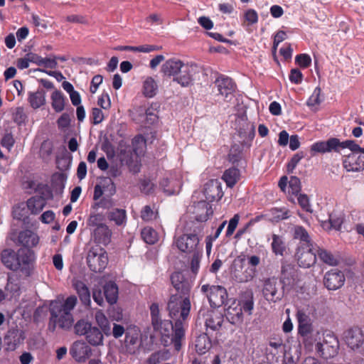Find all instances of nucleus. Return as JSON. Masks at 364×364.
<instances>
[{"label": "nucleus", "mask_w": 364, "mask_h": 364, "mask_svg": "<svg viewBox=\"0 0 364 364\" xmlns=\"http://www.w3.org/2000/svg\"><path fill=\"white\" fill-rule=\"evenodd\" d=\"M77 303V299L74 295L69 296L63 301L53 302L50 308L49 330L53 332L57 327L64 331L70 330L74 323L72 311Z\"/></svg>", "instance_id": "obj_1"}, {"label": "nucleus", "mask_w": 364, "mask_h": 364, "mask_svg": "<svg viewBox=\"0 0 364 364\" xmlns=\"http://www.w3.org/2000/svg\"><path fill=\"white\" fill-rule=\"evenodd\" d=\"M154 328L160 332L165 346L168 345L166 338H170V344L173 345L174 349L176 351L181 350L185 337L184 326L181 320L176 321L174 324L170 321H161L160 327Z\"/></svg>", "instance_id": "obj_2"}, {"label": "nucleus", "mask_w": 364, "mask_h": 364, "mask_svg": "<svg viewBox=\"0 0 364 364\" xmlns=\"http://www.w3.org/2000/svg\"><path fill=\"white\" fill-rule=\"evenodd\" d=\"M191 232H185L175 240V244L178 249L185 253H195L200 252L198 245L200 239L198 235L201 232V227L198 223L192 222V226L190 227ZM186 231H188V228Z\"/></svg>", "instance_id": "obj_3"}, {"label": "nucleus", "mask_w": 364, "mask_h": 364, "mask_svg": "<svg viewBox=\"0 0 364 364\" xmlns=\"http://www.w3.org/2000/svg\"><path fill=\"white\" fill-rule=\"evenodd\" d=\"M168 310L170 317L175 320H181L184 323L191 310V301L188 296L183 299L178 294L171 296L168 302Z\"/></svg>", "instance_id": "obj_4"}, {"label": "nucleus", "mask_w": 364, "mask_h": 364, "mask_svg": "<svg viewBox=\"0 0 364 364\" xmlns=\"http://www.w3.org/2000/svg\"><path fill=\"white\" fill-rule=\"evenodd\" d=\"M343 142H350V145L343 147L348 149L351 153L345 155L343 159V166L348 172H359L364 170V155L360 154V146L353 140H346Z\"/></svg>", "instance_id": "obj_5"}, {"label": "nucleus", "mask_w": 364, "mask_h": 364, "mask_svg": "<svg viewBox=\"0 0 364 364\" xmlns=\"http://www.w3.org/2000/svg\"><path fill=\"white\" fill-rule=\"evenodd\" d=\"M262 293L269 302L276 303L284 296V287L281 281L275 277L264 279L262 281Z\"/></svg>", "instance_id": "obj_6"}, {"label": "nucleus", "mask_w": 364, "mask_h": 364, "mask_svg": "<svg viewBox=\"0 0 364 364\" xmlns=\"http://www.w3.org/2000/svg\"><path fill=\"white\" fill-rule=\"evenodd\" d=\"M87 263L91 271L102 272L108 264V256L106 251L101 247H92L87 256Z\"/></svg>", "instance_id": "obj_7"}, {"label": "nucleus", "mask_w": 364, "mask_h": 364, "mask_svg": "<svg viewBox=\"0 0 364 364\" xmlns=\"http://www.w3.org/2000/svg\"><path fill=\"white\" fill-rule=\"evenodd\" d=\"M201 291L205 294L212 307H220L225 304L228 293L225 287L204 284L201 287Z\"/></svg>", "instance_id": "obj_8"}, {"label": "nucleus", "mask_w": 364, "mask_h": 364, "mask_svg": "<svg viewBox=\"0 0 364 364\" xmlns=\"http://www.w3.org/2000/svg\"><path fill=\"white\" fill-rule=\"evenodd\" d=\"M350 145V142L341 141L339 139L332 137L327 141H319L314 143L311 146V151L314 154H324L332 151L341 154V151L343 150V147Z\"/></svg>", "instance_id": "obj_9"}, {"label": "nucleus", "mask_w": 364, "mask_h": 364, "mask_svg": "<svg viewBox=\"0 0 364 364\" xmlns=\"http://www.w3.org/2000/svg\"><path fill=\"white\" fill-rule=\"evenodd\" d=\"M315 349L325 359L333 358L338 353V341L333 335L327 334L323 342L316 344Z\"/></svg>", "instance_id": "obj_10"}, {"label": "nucleus", "mask_w": 364, "mask_h": 364, "mask_svg": "<svg viewBox=\"0 0 364 364\" xmlns=\"http://www.w3.org/2000/svg\"><path fill=\"white\" fill-rule=\"evenodd\" d=\"M346 277L343 271L338 269H331L327 271L323 278V286L328 291H336L345 284Z\"/></svg>", "instance_id": "obj_11"}, {"label": "nucleus", "mask_w": 364, "mask_h": 364, "mask_svg": "<svg viewBox=\"0 0 364 364\" xmlns=\"http://www.w3.org/2000/svg\"><path fill=\"white\" fill-rule=\"evenodd\" d=\"M296 257L301 267L309 268L316 262V252L312 245H299L296 250Z\"/></svg>", "instance_id": "obj_12"}, {"label": "nucleus", "mask_w": 364, "mask_h": 364, "mask_svg": "<svg viewBox=\"0 0 364 364\" xmlns=\"http://www.w3.org/2000/svg\"><path fill=\"white\" fill-rule=\"evenodd\" d=\"M70 354L78 363H84L92 354L91 347L83 341H75L70 348Z\"/></svg>", "instance_id": "obj_13"}, {"label": "nucleus", "mask_w": 364, "mask_h": 364, "mask_svg": "<svg viewBox=\"0 0 364 364\" xmlns=\"http://www.w3.org/2000/svg\"><path fill=\"white\" fill-rule=\"evenodd\" d=\"M180 67V70L177 71V75H175L173 81L182 87H188L193 81L196 68L193 65L185 63L183 61Z\"/></svg>", "instance_id": "obj_14"}, {"label": "nucleus", "mask_w": 364, "mask_h": 364, "mask_svg": "<svg viewBox=\"0 0 364 364\" xmlns=\"http://www.w3.org/2000/svg\"><path fill=\"white\" fill-rule=\"evenodd\" d=\"M343 338L346 345L352 350L358 349L364 343V333L358 327L349 328L344 331Z\"/></svg>", "instance_id": "obj_15"}, {"label": "nucleus", "mask_w": 364, "mask_h": 364, "mask_svg": "<svg viewBox=\"0 0 364 364\" xmlns=\"http://www.w3.org/2000/svg\"><path fill=\"white\" fill-rule=\"evenodd\" d=\"M203 193L209 202L219 200L223 196L220 183L218 180L209 181L204 186Z\"/></svg>", "instance_id": "obj_16"}, {"label": "nucleus", "mask_w": 364, "mask_h": 364, "mask_svg": "<svg viewBox=\"0 0 364 364\" xmlns=\"http://www.w3.org/2000/svg\"><path fill=\"white\" fill-rule=\"evenodd\" d=\"M296 317L298 321V332L303 336H309L313 331L311 319L308 314L304 310L299 309L296 311Z\"/></svg>", "instance_id": "obj_17"}, {"label": "nucleus", "mask_w": 364, "mask_h": 364, "mask_svg": "<svg viewBox=\"0 0 364 364\" xmlns=\"http://www.w3.org/2000/svg\"><path fill=\"white\" fill-rule=\"evenodd\" d=\"M219 93L225 98L232 95L236 89V85L232 80L223 75H219L215 80Z\"/></svg>", "instance_id": "obj_18"}, {"label": "nucleus", "mask_w": 364, "mask_h": 364, "mask_svg": "<svg viewBox=\"0 0 364 364\" xmlns=\"http://www.w3.org/2000/svg\"><path fill=\"white\" fill-rule=\"evenodd\" d=\"M139 331L133 328L127 329L125 332L124 346L129 354H134L139 347Z\"/></svg>", "instance_id": "obj_19"}, {"label": "nucleus", "mask_w": 364, "mask_h": 364, "mask_svg": "<svg viewBox=\"0 0 364 364\" xmlns=\"http://www.w3.org/2000/svg\"><path fill=\"white\" fill-rule=\"evenodd\" d=\"M171 284L177 292L183 296H188L191 289V284L189 281L185 279L181 272H174L171 276Z\"/></svg>", "instance_id": "obj_20"}, {"label": "nucleus", "mask_w": 364, "mask_h": 364, "mask_svg": "<svg viewBox=\"0 0 364 364\" xmlns=\"http://www.w3.org/2000/svg\"><path fill=\"white\" fill-rule=\"evenodd\" d=\"M223 315L217 311H210L208 312L205 318L206 331L208 333L210 331H218L223 323Z\"/></svg>", "instance_id": "obj_21"}, {"label": "nucleus", "mask_w": 364, "mask_h": 364, "mask_svg": "<svg viewBox=\"0 0 364 364\" xmlns=\"http://www.w3.org/2000/svg\"><path fill=\"white\" fill-rule=\"evenodd\" d=\"M21 330L13 328L9 330L4 337V343L8 350H14L24 340Z\"/></svg>", "instance_id": "obj_22"}, {"label": "nucleus", "mask_w": 364, "mask_h": 364, "mask_svg": "<svg viewBox=\"0 0 364 364\" xmlns=\"http://www.w3.org/2000/svg\"><path fill=\"white\" fill-rule=\"evenodd\" d=\"M181 62L182 60L176 58H169L162 65L161 72L164 76L173 79L175 75H177V71L180 70Z\"/></svg>", "instance_id": "obj_23"}, {"label": "nucleus", "mask_w": 364, "mask_h": 364, "mask_svg": "<svg viewBox=\"0 0 364 364\" xmlns=\"http://www.w3.org/2000/svg\"><path fill=\"white\" fill-rule=\"evenodd\" d=\"M194 213L198 222H205L213 215V210L209 203L202 200L195 205Z\"/></svg>", "instance_id": "obj_24"}, {"label": "nucleus", "mask_w": 364, "mask_h": 364, "mask_svg": "<svg viewBox=\"0 0 364 364\" xmlns=\"http://www.w3.org/2000/svg\"><path fill=\"white\" fill-rule=\"evenodd\" d=\"M1 259L4 266L12 271H17L20 269L16 252L12 250H4L1 255Z\"/></svg>", "instance_id": "obj_25"}, {"label": "nucleus", "mask_w": 364, "mask_h": 364, "mask_svg": "<svg viewBox=\"0 0 364 364\" xmlns=\"http://www.w3.org/2000/svg\"><path fill=\"white\" fill-rule=\"evenodd\" d=\"M38 242V235L31 230H26L18 234V242L27 249L35 247Z\"/></svg>", "instance_id": "obj_26"}, {"label": "nucleus", "mask_w": 364, "mask_h": 364, "mask_svg": "<svg viewBox=\"0 0 364 364\" xmlns=\"http://www.w3.org/2000/svg\"><path fill=\"white\" fill-rule=\"evenodd\" d=\"M107 219L117 226H125L127 217V211L122 208H113L106 213Z\"/></svg>", "instance_id": "obj_27"}, {"label": "nucleus", "mask_w": 364, "mask_h": 364, "mask_svg": "<svg viewBox=\"0 0 364 364\" xmlns=\"http://www.w3.org/2000/svg\"><path fill=\"white\" fill-rule=\"evenodd\" d=\"M227 319L234 325L241 323L243 321V314L240 305L235 301L227 309Z\"/></svg>", "instance_id": "obj_28"}, {"label": "nucleus", "mask_w": 364, "mask_h": 364, "mask_svg": "<svg viewBox=\"0 0 364 364\" xmlns=\"http://www.w3.org/2000/svg\"><path fill=\"white\" fill-rule=\"evenodd\" d=\"M94 237L98 243L107 245L111 242L112 231L107 225H101L94 230Z\"/></svg>", "instance_id": "obj_29"}, {"label": "nucleus", "mask_w": 364, "mask_h": 364, "mask_svg": "<svg viewBox=\"0 0 364 364\" xmlns=\"http://www.w3.org/2000/svg\"><path fill=\"white\" fill-rule=\"evenodd\" d=\"M16 258H18V262L20 264V269L21 271L26 269L28 265L34 259V253L30 249L21 248L16 252Z\"/></svg>", "instance_id": "obj_30"}, {"label": "nucleus", "mask_w": 364, "mask_h": 364, "mask_svg": "<svg viewBox=\"0 0 364 364\" xmlns=\"http://www.w3.org/2000/svg\"><path fill=\"white\" fill-rule=\"evenodd\" d=\"M195 349L199 355H203L212 348V341L207 333H202L194 341Z\"/></svg>", "instance_id": "obj_31"}, {"label": "nucleus", "mask_w": 364, "mask_h": 364, "mask_svg": "<svg viewBox=\"0 0 364 364\" xmlns=\"http://www.w3.org/2000/svg\"><path fill=\"white\" fill-rule=\"evenodd\" d=\"M74 288L76 290L82 304L89 307L91 304L90 292L87 285L82 281H77L74 284Z\"/></svg>", "instance_id": "obj_32"}, {"label": "nucleus", "mask_w": 364, "mask_h": 364, "mask_svg": "<svg viewBox=\"0 0 364 364\" xmlns=\"http://www.w3.org/2000/svg\"><path fill=\"white\" fill-rule=\"evenodd\" d=\"M86 341L92 346H99L103 345L104 336L96 326H93L87 331L85 335Z\"/></svg>", "instance_id": "obj_33"}, {"label": "nucleus", "mask_w": 364, "mask_h": 364, "mask_svg": "<svg viewBox=\"0 0 364 364\" xmlns=\"http://www.w3.org/2000/svg\"><path fill=\"white\" fill-rule=\"evenodd\" d=\"M104 294L109 304L117 303L118 299V287L113 282H109L104 286Z\"/></svg>", "instance_id": "obj_34"}, {"label": "nucleus", "mask_w": 364, "mask_h": 364, "mask_svg": "<svg viewBox=\"0 0 364 364\" xmlns=\"http://www.w3.org/2000/svg\"><path fill=\"white\" fill-rule=\"evenodd\" d=\"M46 204V200L42 196H35L27 200V207L33 214L40 213Z\"/></svg>", "instance_id": "obj_35"}, {"label": "nucleus", "mask_w": 364, "mask_h": 364, "mask_svg": "<svg viewBox=\"0 0 364 364\" xmlns=\"http://www.w3.org/2000/svg\"><path fill=\"white\" fill-rule=\"evenodd\" d=\"M158 91V85L156 81L152 77H148L143 82L142 92L146 97L151 98L154 97Z\"/></svg>", "instance_id": "obj_36"}, {"label": "nucleus", "mask_w": 364, "mask_h": 364, "mask_svg": "<svg viewBox=\"0 0 364 364\" xmlns=\"http://www.w3.org/2000/svg\"><path fill=\"white\" fill-rule=\"evenodd\" d=\"M52 108L56 112H62L65 108V97L62 92L55 90L53 92L50 96Z\"/></svg>", "instance_id": "obj_37"}, {"label": "nucleus", "mask_w": 364, "mask_h": 364, "mask_svg": "<svg viewBox=\"0 0 364 364\" xmlns=\"http://www.w3.org/2000/svg\"><path fill=\"white\" fill-rule=\"evenodd\" d=\"M316 255L325 264L335 267L339 263L338 259L333 255L330 251L325 249L318 247L316 250Z\"/></svg>", "instance_id": "obj_38"}, {"label": "nucleus", "mask_w": 364, "mask_h": 364, "mask_svg": "<svg viewBox=\"0 0 364 364\" xmlns=\"http://www.w3.org/2000/svg\"><path fill=\"white\" fill-rule=\"evenodd\" d=\"M272 242L271 247L272 252L275 255L284 256L286 251V245L284 238L278 235L273 234L272 236Z\"/></svg>", "instance_id": "obj_39"}, {"label": "nucleus", "mask_w": 364, "mask_h": 364, "mask_svg": "<svg viewBox=\"0 0 364 364\" xmlns=\"http://www.w3.org/2000/svg\"><path fill=\"white\" fill-rule=\"evenodd\" d=\"M240 178V171L237 168H230L225 171L222 176L223 180L230 188L233 187Z\"/></svg>", "instance_id": "obj_40"}, {"label": "nucleus", "mask_w": 364, "mask_h": 364, "mask_svg": "<svg viewBox=\"0 0 364 364\" xmlns=\"http://www.w3.org/2000/svg\"><path fill=\"white\" fill-rule=\"evenodd\" d=\"M28 100L33 109H38L46 103V92L43 89H40L31 93Z\"/></svg>", "instance_id": "obj_41"}, {"label": "nucleus", "mask_w": 364, "mask_h": 364, "mask_svg": "<svg viewBox=\"0 0 364 364\" xmlns=\"http://www.w3.org/2000/svg\"><path fill=\"white\" fill-rule=\"evenodd\" d=\"M321 89L316 87L311 95L306 101V105L311 111L316 112L318 109V106L322 102L323 99L321 97Z\"/></svg>", "instance_id": "obj_42"}, {"label": "nucleus", "mask_w": 364, "mask_h": 364, "mask_svg": "<svg viewBox=\"0 0 364 364\" xmlns=\"http://www.w3.org/2000/svg\"><path fill=\"white\" fill-rule=\"evenodd\" d=\"M294 269L290 264H282L281 269V278L279 279L282 282L284 287L290 285L294 281Z\"/></svg>", "instance_id": "obj_43"}, {"label": "nucleus", "mask_w": 364, "mask_h": 364, "mask_svg": "<svg viewBox=\"0 0 364 364\" xmlns=\"http://www.w3.org/2000/svg\"><path fill=\"white\" fill-rule=\"evenodd\" d=\"M132 149L134 153L139 156L142 155L146 147V139L141 134L136 135L132 139Z\"/></svg>", "instance_id": "obj_44"}, {"label": "nucleus", "mask_w": 364, "mask_h": 364, "mask_svg": "<svg viewBox=\"0 0 364 364\" xmlns=\"http://www.w3.org/2000/svg\"><path fill=\"white\" fill-rule=\"evenodd\" d=\"M294 237L303 242L301 245H312L310 236L306 229L302 226H296L294 228Z\"/></svg>", "instance_id": "obj_45"}, {"label": "nucleus", "mask_w": 364, "mask_h": 364, "mask_svg": "<svg viewBox=\"0 0 364 364\" xmlns=\"http://www.w3.org/2000/svg\"><path fill=\"white\" fill-rule=\"evenodd\" d=\"M237 304L240 305V308H241L242 312L244 311L248 315H251L254 308V300L252 294H247L244 298L237 302Z\"/></svg>", "instance_id": "obj_46"}, {"label": "nucleus", "mask_w": 364, "mask_h": 364, "mask_svg": "<svg viewBox=\"0 0 364 364\" xmlns=\"http://www.w3.org/2000/svg\"><path fill=\"white\" fill-rule=\"evenodd\" d=\"M141 235L144 241L147 244L153 245L158 240L157 232L151 227H145L143 228Z\"/></svg>", "instance_id": "obj_47"}, {"label": "nucleus", "mask_w": 364, "mask_h": 364, "mask_svg": "<svg viewBox=\"0 0 364 364\" xmlns=\"http://www.w3.org/2000/svg\"><path fill=\"white\" fill-rule=\"evenodd\" d=\"M73 327L75 334L85 336L87 331H89L92 327V325L90 322L85 319H80L75 323V324L73 323Z\"/></svg>", "instance_id": "obj_48"}, {"label": "nucleus", "mask_w": 364, "mask_h": 364, "mask_svg": "<svg viewBox=\"0 0 364 364\" xmlns=\"http://www.w3.org/2000/svg\"><path fill=\"white\" fill-rule=\"evenodd\" d=\"M139 112L141 119H139L138 121L144 123V126L151 124L156 120V115L152 112L151 109L140 108Z\"/></svg>", "instance_id": "obj_49"}, {"label": "nucleus", "mask_w": 364, "mask_h": 364, "mask_svg": "<svg viewBox=\"0 0 364 364\" xmlns=\"http://www.w3.org/2000/svg\"><path fill=\"white\" fill-rule=\"evenodd\" d=\"M95 318L97 323L105 332L110 329L109 320L102 310L96 311Z\"/></svg>", "instance_id": "obj_50"}, {"label": "nucleus", "mask_w": 364, "mask_h": 364, "mask_svg": "<svg viewBox=\"0 0 364 364\" xmlns=\"http://www.w3.org/2000/svg\"><path fill=\"white\" fill-rule=\"evenodd\" d=\"M104 220L105 215L102 213H92L87 219V225L97 228L101 225H105L103 223Z\"/></svg>", "instance_id": "obj_51"}, {"label": "nucleus", "mask_w": 364, "mask_h": 364, "mask_svg": "<svg viewBox=\"0 0 364 364\" xmlns=\"http://www.w3.org/2000/svg\"><path fill=\"white\" fill-rule=\"evenodd\" d=\"M174 183L173 181H170L167 178H164L161 183L160 186L164 190V192L168 196L176 194L179 193V187L173 188L172 185Z\"/></svg>", "instance_id": "obj_52"}, {"label": "nucleus", "mask_w": 364, "mask_h": 364, "mask_svg": "<svg viewBox=\"0 0 364 364\" xmlns=\"http://www.w3.org/2000/svg\"><path fill=\"white\" fill-rule=\"evenodd\" d=\"M150 312L151 316V323L154 328H159L161 326V321L159 317V309L157 304L154 303L150 306Z\"/></svg>", "instance_id": "obj_53"}, {"label": "nucleus", "mask_w": 364, "mask_h": 364, "mask_svg": "<svg viewBox=\"0 0 364 364\" xmlns=\"http://www.w3.org/2000/svg\"><path fill=\"white\" fill-rule=\"evenodd\" d=\"M155 213L149 205H145L141 211V218L146 222L151 221L156 218Z\"/></svg>", "instance_id": "obj_54"}, {"label": "nucleus", "mask_w": 364, "mask_h": 364, "mask_svg": "<svg viewBox=\"0 0 364 364\" xmlns=\"http://www.w3.org/2000/svg\"><path fill=\"white\" fill-rule=\"evenodd\" d=\"M289 192L297 195L301 191L300 180L296 176H292L289 181Z\"/></svg>", "instance_id": "obj_55"}, {"label": "nucleus", "mask_w": 364, "mask_h": 364, "mask_svg": "<svg viewBox=\"0 0 364 364\" xmlns=\"http://www.w3.org/2000/svg\"><path fill=\"white\" fill-rule=\"evenodd\" d=\"M295 62L301 68H306L311 65V58L308 54H299L296 56Z\"/></svg>", "instance_id": "obj_56"}, {"label": "nucleus", "mask_w": 364, "mask_h": 364, "mask_svg": "<svg viewBox=\"0 0 364 364\" xmlns=\"http://www.w3.org/2000/svg\"><path fill=\"white\" fill-rule=\"evenodd\" d=\"M242 159V151L237 145H234L231 147L229 159L232 163H237Z\"/></svg>", "instance_id": "obj_57"}, {"label": "nucleus", "mask_w": 364, "mask_h": 364, "mask_svg": "<svg viewBox=\"0 0 364 364\" xmlns=\"http://www.w3.org/2000/svg\"><path fill=\"white\" fill-rule=\"evenodd\" d=\"M298 203L302 209L306 212L312 213L311 205L309 203V198L306 194H299L298 196Z\"/></svg>", "instance_id": "obj_58"}, {"label": "nucleus", "mask_w": 364, "mask_h": 364, "mask_svg": "<svg viewBox=\"0 0 364 364\" xmlns=\"http://www.w3.org/2000/svg\"><path fill=\"white\" fill-rule=\"evenodd\" d=\"M303 157L304 154L302 152L297 153L292 156L287 164V171L289 173H292L294 171V168Z\"/></svg>", "instance_id": "obj_59"}, {"label": "nucleus", "mask_w": 364, "mask_h": 364, "mask_svg": "<svg viewBox=\"0 0 364 364\" xmlns=\"http://www.w3.org/2000/svg\"><path fill=\"white\" fill-rule=\"evenodd\" d=\"M90 119L94 124H98L101 123L104 119V114L102 111L97 107L92 109Z\"/></svg>", "instance_id": "obj_60"}, {"label": "nucleus", "mask_w": 364, "mask_h": 364, "mask_svg": "<svg viewBox=\"0 0 364 364\" xmlns=\"http://www.w3.org/2000/svg\"><path fill=\"white\" fill-rule=\"evenodd\" d=\"M15 143V140L14 139L13 135L11 133L6 134L1 141V144L3 147L8 149V151H11L14 144Z\"/></svg>", "instance_id": "obj_61"}, {"label": "nucleus", "mask_w": 364, "mask_h": 364, "mask_svg": "<svg viewBox=\"0 0 364 364\" xmlns=\"http://www.w3.org/2000/svg\"><path fill=\"white\" fill-rule=\"evenodd\" d=\"M289 78L291 82L298 85L301 83L303 75L299 69L294 68L291 70Z\"/></svg>", "instance_id": "obj_62"}, {"label": "nucleus", "mask_w": 364, "mask_h": 364, "mask_svg": "<svg viewBox=\"0 0 364 364\" xmlns=\"http://www.w3.org/2000/svg\"><path fill=\"white\" fill-rule=\"evenodd\" d=\"M165 360L164 352L157 351L152 353L147 359L148 364H159Z\"/></svg>", "instance_id": "obj_63"}, {"label": "nucleus", "mask_w": 364, "mask_h": 364, "mask_svg": "<svg viewBox=\"0 0 364 364\" xmlns=\"http://www.w3.org/2000/svg\"><path fill=\"white\" fill-rule=\"evenodd\" d=\"M102 187L105 192H107L110 196H114L116 193V186L110 178H106L104 180Z\"/></svg>", "instance_id": "obj_64"}]
</instances>
